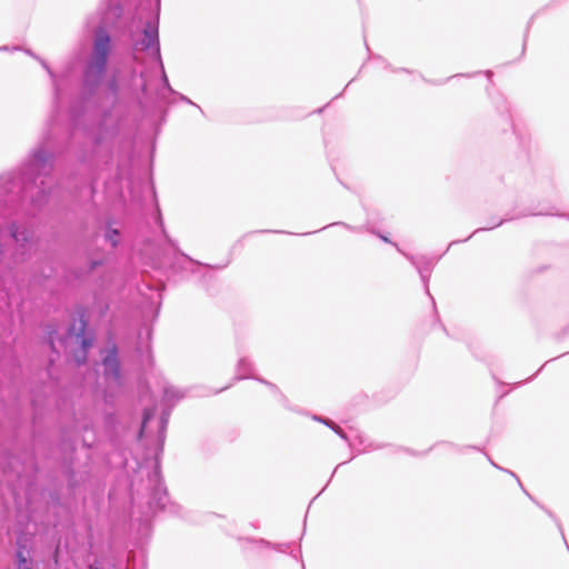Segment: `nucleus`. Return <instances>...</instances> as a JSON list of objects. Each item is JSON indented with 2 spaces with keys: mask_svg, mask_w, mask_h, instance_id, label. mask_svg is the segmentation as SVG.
<instances>
[{
  "mask_svg": "<svg viewBox=\"0 0 569 569\" xmlns=\"http://www.w3.org/2000/svg\"><path fill=\"white\" fill-rule=\"evenodd\" d=\"M53 121L52 117L49 120L48 132L21 167L16 172L0 178V194L6 193L7 198L2 200L6 204L29 202L30 211L36 212L48 203L51 193L49 180L54 166V153L51 150Z\"/></svg>",
  "mask_w": 569,
  "mask_h": 569,
  "instance_id": "f257e3e1",
  "label": "nucleus"
},
{
  "mask_svg": "<svg viewBox=\"0 0 569 569\" xmlns=\"http://www.w3.org/2000/svg\"><path fill=\"white\" fill-rule=\"evenodd\" d=\"M36 250L33 230L11 223L0 228V266L13 268L29 260Z\"/></svg>",
  "mask_w": 569,
  "mask_h": 569,
  "instance_id": "f03ea898",
  "label": "nucleus"
},
{
  "mask_svg": "<svg viewBox=\"0 0 569 569\" xmlns=\"http://www.w3.org/2000/svg\"><path fill=\"white\" fill-rule=\"evenodd\" d=\"M111 50L110 34L104 28L99 27L94 32L92 52L83 71V82L87 87L96 89L102 82Z\"/></svg>",
  "mask_w": 569,
  "mask_h": 569,
  "instance_id": "7ed1b4c3",
  "label": "nucleus"
},
{
  "mask_svg": "<svg viewBox=\"0 0 569 569\" xmlns=\"http://www.w3.org/2000/svg\"><path fill=\"white\" fill-rule=\"evenodd\" d=\"M129 40L134 51H150L159 60L161 59L158 20L147 21L140 36L131 30L129 32Z\"/></svg>",
  "mask_w": 569,
  "mask_h": 569,
  "instance_id": "20e7f679",
  "label": "nucleus"
},
{
  "mask_svg": "<svg viewBox=\"0 0 569 569\" xmlns=\"http://www.w3.org/2000/svg\"><path fill=\"white\" fill-rule=\"evenodd\" d=\"M70 336L76 338V341L81 346L79 355H76V360L79 365L84 363L88 357V351L93 345L94 335L88 330V323L84 313L80 312L79 318L74 319L69 328Z\"/></svg>",
  "mask_w": 569,
  "mask_h": 569,
  "instance_id": "39448f33",
  "label": "nucleus"
},
{
  "mask_svg": "<svg viewBox=\"0 0 569 569\" xmlns=\"http://www.w3.org/2000/svg\"><path fill=\"white\" fill-rule=\"evenodd\" d=\"M103 377L109 385H121V365L118 356V347L110 342L102 351Z\"/></svg>",
  "mask_w": 569,
  "mask_h": 569,
  "instance_id": "423d86ee",
  "label": "nucleus"
},
{
  "mask_svg": "<svg viewBox=\"0 0 569 569\" xmlns=\"http://www.w3.org/2000/svg\"><path fill=\"white\" fill-rule=\"evenodd\" d=\"M149 480L152 482V489L149 500V507L153 511H161L166 510L167 508V500H168V492L167 488L163 486L161 475H160V465L158 461H156L154 469L149 475Z\"/></svg>",
  "mask_w": 569,
  "mask_h": 569,
  "instance_id": "0eeeda50",
  "label": "nucleus"
},
{
  "mask_svg": "<svg viewBox=\"0 0 569 569\" xmlns=\"http://www.w3.org/2000/svg\"><path fill=\"white\" fill-rule=\"evenodd\" d=\"M76 450L74 442L68 438L66 435L62 438L60 443V451L62 452V461L64 466V472L68 477V487L71 490H74L81 481L84 480V476L81 475L80 479L77 478L76 471L73 469V459L72 456Z\"/></svg>",
  "mask_w": 569,
  "mask_h": 569,
  "instance_id": "6e6552de",
  "label": "nucleus"
},
{
  "mask_svg": "<svg viewBox=\"0 0 569 569\" xmlns=\"http://www.w3.org/2000/svg\"><path fill=\"white\" fill-rule=\"evenodd\" d=\"M120 131L119 117L114 116L111 111L103 113L99 124L98 133L96 136V144L98 147L112 141Z\"/></svg>",
  "mask_w": 569,
  "mask_h": 569,
  "instance_id": "1a4fd4ad",
  "label": "nucleus"
},
{
  "mask_svg": "<svg viewBox=\"0 0 569 569\" xmlns=\"http://www.w3.org/2000/svg\"><path fill=\"white\" fill-rule=\"evenodd\" d=\"M252 371H253L252 363L247 358L242 357L239 359L238 365H237L238 376L236 379L237 380L248 379V378L256 379V380L260 381L261 383L268 386L272 391H278V388L276 385H273L262 378H258V377L253 376Z\"/></svg>",
  "mask_w": 569,
  "mask_h": 569,
  "instance_id": "9d476101",
  "label": "nucleus"
},
{
  "mask_svg": "<svg viewBox=\"0 0 569 569\" xmlns=\"http://www.w3.org/2000/svg\"><path fill=\"white\" fill-rule=\"evenodd\" d=\"M33 559L31 550L27 548L21 539L17 540L16 549V569H32Z\"/></svg>",
  "mask_w": 569,
  "mask_h": 569,
  "instance_id": "9b49d317",
  "label": "nucleus"
},
{
  "mask_svg": "<svg viewBox=\"0 0 569 569\" xmlns=\"http://www.w3.org/2000/svg\"><path fill=\"white\" fill-rule=\"evenodd\" d=\"M403 254L416 267V269L418 270V272H419V274L421 277V280L425 283H427V281L429 279V274H430L431 268H432V262L430 260L426 259L425 257L417 258V257L410 256L408 253H403Z\"/></svg>",
  "mask_w": 569,
  "mask_h": 569,
  "instance_id": "f8f14e48",
  "label": "nucleus"
},
{
  "mask_svg": "<svg viewBox=\"0 0 569 569\" xmlns=\"http://www.w3.org/2000/svg\"><path fill=\"white\" fill-rule=\"evenodd\" d=\"M26 53H28L29 56L33 57L34 59H37L41 66L43 67V69L48 72V74L50 76L51 80H52V86H53V100H54V109H58V104H59V100H60V89H59V86L57 83V77L56 74L53 73V71L51 70V68L48 66V63L39 58L38 56H36L34 53L31 52V50L27 49L24 50Z\"/></svg>",
  "mask_w": 569,
  "mask_h": 569,
  "instance_id": "ddd939ff",
  "label": "nucleus"
},
{
  "mask_svg": "<svg viewBox=\"0 0 569 569\" xmlns=\"http://www.w3.org/2000/svg\"><path fill=\"white\" fill-rule=\"evenodd\" d=\"M103 238L111 248H116L120 243L121 232L119 229L113 228L111 223H108L104 229Z\"/></svg>",
  "mask_w": 569,
  "mask_h": 569,
  "instance_id": "4468645a",
  "label": "nucleus"
},
{
  "mask_svg": "<svg viewBox=\"0 0 569 569\" xmlns=\"http://www.w3.org/2000/svg\"><path fill=\"white\" fill-rule=\"evenodd\" d=\"M184 397L183 391L173 386H166L163 388V401L172 406Z\"/></svg>",
  "mask_w": 569,
  "mask_h": 569,
  "instance_id": "2eb2a0df",
  "label": "nucleus"
},
{
  "mask_svg": "<svg viewBox=\"0 0 569 569\" xmlns=\"http://www.w3.org/2000/svg\"><path fill=\"white\" fill-rule=\"evenodd\" d=\"M313 419L316 421L322 422L323 425H326L327 427L332 429L341 439H343L345 441H348V437H347L346 432L337 423H335L332 420L327 419V418H322V417H319V416H315Z\"/></svg>",
  "mask_w": 569,
  "mask_h": 569,
  "instance_id": "dca6fc26",
  "label": "nucleus"
},
{
  "mask_svg": "<svg viewBox=\"0 0 569 569\" xmlns=\"http://www.w3.org/2000/svg\"><path fill=\"white\" fill-rule=\"evenodd\" d=\"M153 416H154V409L153 408H146L143 410L141 428H140L139 433H138V438L139 439L142 438L143 432H144V428H146L147 423L153 418Z\"/></svg>",
  "mask_w": 569,
  "mask_h": 569,
  "instance_id": "f3484780",
  "label": "nucleus"
},
{
  "mask_svg": "<svg viewBox=\"0 0 569 569\" xmlns=\"http://www.w3.org/2000/svg\"><path fill=\"white\" fill-rule=\"evenodd\" d=\"M169 417H170V410H163L161 413V417H160V427H159V433H160L159 438H160L161 443L163 442V439H164V432H166V429L168 426Z\"/></svg>",
  "mask_w": 569,
  "mask_h": 569,
  "instance_id": "a211bd4d",
  "label": "nucleus"
},
{
  "mask_svg": "<svg viewBox=\"0 0 569 569\" xmlns=\"http://www.w3.org/2000/svg\"><path fill=\"white\" fill-rule=\"evenodd\" d=\"M156 222L159 224V227L161 228L162 232H163V236L166 238V240L168 241V243L177 249V243L174 240H172L168 233L166 232V229H164V226H163V220H162V217H161V212H160V209L159 207L157 206V214H156Z\"/></svg>",
  "mask_w": 569,
  "mask_h": 569,
  "instance_id": "6ab92c4d",
  "label": "nucleus"
},
{
  "mask_svg": "<svg viewBox=\"0 0 569 569\" xmlns=\"http://www.w3.org/2000/svg\"><path fill=\"white\" fill-rule=\"evenodd\" d=\"M330 226H341V227H343V228H346V229H348V230L355 231V232L360 231V228L349 226V224H347V223H345V222H335V223H331Z\"/></svg>",
  "mask_w": 569,
  "mask_h": 569,
  "instance_id": "aec40b11",
  "label": "nucleus"
},
{
  "mask_svg": "<svg viewBox=\"0 0 569 569\" xmlns=\"http://www.w3.org/2000/svg\"><path fill=\"white\" fill-rule=\"evenodd\" d=\"M376 234H377V236H378L382 241H385V242H387V243H391V240H390L387 236H383V234H380V233H376ZM392 244L397 248V250H398L399 252L403 253V252H402V250L398 247V244H396V243H393V242H392Z\"/></svg>",
  "mask_w": 569,
  "mask_h": 569,
  "instance_id": "412c9836",
  "label": "nucleus"
},
{
  "mask_svg": "<svg viewBox=\"0 0 569 569\" xmlns=\"http://www.w3.org/2000/svg\"><path fill=\"white\" fill-rule=\"evenodd\" d=\"M178 254H180L181 257H183L184 259H187L189 262L193 263V264H200L198 261L193 260L192 258H190L189 256H187L186 253L181 252L180 250H178Z\"/></svg>",
  "mask_w": 569,
  "mask_h": 569,
  "instance_id": "4be33fe9",
  "label": "nucleus"
},
{
  "mask_svg": "<svg viewBox=\"0 0 569 569\" xmlns=\"http://www.w3.org/2000/svg\"><path fill=\"white\" fill-rule=\"evenodd\" d=\"M276 550L280 551V552H286L287 548L289 547L288 543H282V545H274L273 546Z\"/></svg>",
  "mask_w": 569,
  "mask_h": 569,
  "instance_id": "5701e85b",
  "label": "nucleus"
},
{
  "mask_svg": "<svg viewBox=\"0 0 569 569\" xmlns=\"http://www.w3.org/2000/svg\"><path fill=\"white\" fill-rule=\"evenodd\" d=\"M180 99H181L182 101L187 102V103H190V104H192V106H196V107H197V108L202 112L201 108H200L199 106H197L196 103H193V102H192L189 98H187L186 96L180 94Z\"/></svg>",
  "mask_w": 569,
  "mask_h": 569,
  "instance_id": "b1692460",
  "label": "nucleus"
},
{
  "mask_svg": "<svg viewBox=\"0 0 569 569\" xmlns=\"http://www.w3.org/2000/svg\"><path fill=\"white\" fill-rule=\"evenodd\" d=\"M501 223H502V220H500L498 223H496V224H493V226H491V227H486V228H479V229H476V231H475L473 233H477V232L482 231V230H489V229H492V228H495V227L500 226Z\"/></svg>",
  "mask_w": 569,
  "mask_h": 569,
  "instance_id": "393cba45",
  "label": "nucleus"
},
{
  "mask_svg": "<svg viewBox=\"0 0 569 569\" xmlns=\"http://www.w3.org/2000/svg\"><path fill=\"white\" fill-rule=\"evenodd\" d=\"M162 82H164V86L168 88L169 91L173 92V90L171 89V87L169 84V81H168V78H167L164 72H163V76H162Z\"/></svg>",
  "mask_w": 569,
  "mask_h": 569,
  "instance_id": "a878e982",
  "label": "nucleus"
},
{
  "mask_svg": "<svg viewBox=\"0 0 569 569\" xmlns=\"http://www.w3.org/2000/svg\"><path fill=\"white\" fill-rule=\"evenodd\" d=\"M100 264H101V261L93 260V261H91L90 269L93 270V269H96Z\"/></svg>",
  "mask_w": 569,
  "mask_h": 569,
  "instance_id": "bb28decb",
  "label": "nucleus"
},
{
  "mask_svg": "<svg viewBox=\"0 0 569 569\" xmlns=\"http://www.w3.org/2000/svg\"><path fill=\"white\" fill-rule=\"evenodd\" d=\"M260 543L266 545V546H270L271 545L270 542H268L266 540H260Z\"/></svg>",
  "mask_w": 569,
  "mask_h": 569,
  "instance_id": "cd10ccee",
  "label": "nucleus"
},
{
  "mask_svg": "<svg viewBox=\"0 0 569 569\" xmlns=\"http://www.w3.org/2000/svg\"><path fill=\"white\" fill-rule=\"evenodd\" d=\"M487 77H491L492 72L490 70L486 71Z\"/></svg>",
  "mask_w": 569,
  "mask_h": 569,
  "instance_id": "c85d7f7f",
  "label": "nucleus"
},
{
  "mask_svg": "<svg viewBox=\"0 0 569 569\" xmlns=\"http://www.w3.org/2000/svg\"><path fill=\"white\" fill-rule=\"evenodd\" d=\"M89 569H102V568L97 567V566H90Z\"/></svg>",
  "mask_w": 569,
  "mask_h": 569,
  "instance_id": "c756f323",
  "label": "nucleus"
},
{
  "mask_svg": "<svg viewBox=\"0 0 569 569\" xmlns=\"http://www.w3.org/2000/svg\"><path fill=\"white\" fill-rule=\"evenodd\" d=\"M525 493H526V496H528L531 500H533V498L529 495V492H527V491L525 490Z\"/></svg>",
  "mask_w": 569,
  "mask_h": 569,
  "instance_id": "7c9ffc66",
  "label": "nucleus"
},
{
  "mask_svg": "<svg viewBox=\"0 0 569 569\" xmlns=\"http://www.w3.org/2000/svg\"><path fill=\"white\" fill-rule=\"evenodd\" d=\"M226 389H228V386H224V387L220 388V390H219V391H223V390H226Z\"/></svg>",
  "mask_w": 569,
  "mask_h": 569,
  "instance_id": "2f4dec72",
  "label": "nucleus"
},
{
  "mask_svg": "<svg viewBox=\"0 0 569 569\" xmlns=\"http://www.w3.org/2000/svg\"><path fill=\"white\" fill-rule=\"evenodd\" d=\"M226 389H228V386H224V387L220 388V390H219V391H223V390H226Z\"/></svg>",
  "mask_w": 569,
  "mask_h": 569,
  "instance_id": "473e14b6",
  "label": "nucleus"
},
{
  "mask_svg": "<svg viewBox=\"0 0 569 569\" xmlns=\"http://www.w3.org/2000/svg\"><path fill=\"white\" fill-rule=\"evenodd\" d=\"M226 389H228V386H224V387L220 388V390H219V391H223V390H226Z\"/></svg>",
  "mask_w": 569,
  "mask_h": 569,
  "instance_id": "72a5a7b5",
  "label": "nucleus"
},
{
  "mask_svg": "<svg viewBox=\"0 0 569 569\" xmlns=\"http://www.w3.org/2000/svg\"><path fill=\"white\" fill-rule=\"evenodd\" d=\"M512 477L517 478V476L515 475V472L512 471H508Z\"/></svg>",
  "mask_w": 569,
  "mask_h": 569,
  "instance_id": "f704fd0d",
  "label": "nucleus"
},
{
  "mask_svg": "<svg viewBox=\"0 0 569 569\" xmlns=\"http://www.w3.org/2000/svg\"><path fill=\"white\" fill-rule=\"evenodd\" d=\"M457 242H458V241H451V243L449 244V248H450L451 246H453L455 243H457Z\"/></svg>",
  "mask_w": 569,
  "mask_h": 569,
  "instance_id": "c9c22d12",
  "label": "nucleus"
},
{
  "mask_svg": "<svg viewBox=\"0 0 569 569\" xmlns=\"http://www.w3.org/2000/svg\"><path fill=\"white\" fill-rule=\"evenodd\" d=\"M0 50H8V47H1Z\"/></svg>",
  "mask_w": 569,
  "mask_h": 569,
  "instance_id": "e433bc0d",
  "label": "nucleus"
}]
</instances>
